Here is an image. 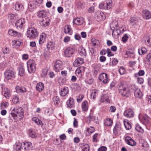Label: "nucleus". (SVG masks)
Here are the masks:
<instances>
[{"mask_svg": "<svg viewBox=\"0 0 151 151\" xmlns=\"http://www.w3.org/2000/svg\"><path fill=\"white\" fill-rule=\"evenodd\" d=\"M85 68L84 67H81L79 68H78L76 71L77 76L79 78H81L82 77V71L83 70L84 71Z\"/></svg>", "mask_w": 151, "mask_h": 151, "instance_id": "obj_22", "label": "nucleus"}, {"mask_svg": "<svg viewBox=\"0 0 151 151\" xmlns=\"http://www.w3.org/2000/svg\"><path fill=\"white\" fill-rule=\"evenodd\" d=\"M48 70L47 69H45L43 70L42 73V76L43 77H45L47 75Z\"/></svg>", "mask_w": 151, "mask_h": 151, "instance_id": "obj_53", "label": "nucleus"}, {"mask_svg": "<svg viewBox=\"0 0 151 151\" xmlns=\"http://www.w3.org/2000/svg\"><path fill=\"white\" fill-rule=\"evenodd\" d=\"M79 54L81 56L84 55V56H86V54L85 49L83 48H82L81 49V51L80 52Z\"/></svg>", "mask_w": 151, "mask_h": 151, "instance_id": "obj_52", "label": "nucleus"}, {"mask_svg": "<svg viewBox=\"0 0 151 151\" xmlns=\"http://www.w3.org/2000/svg\"><path fill=\"white\" fill-rule=\"evenodd\" d=\"M5 78L9 80L15 77V73L13 70L10 69H7L4 73Z\"/></svg>", "mask_w": 151, "mask_h": 151, "instance_id": "obj_6", "label": "nucleus"}, {"mask_svg": "<svg viewBox=\"0 0 151 151\" xmlns=\"http://www.w3.org/2000/svg\"><path fill=\"white\" fill-rule=\"evenodd\" d=\"M44 85L42 83L39 82L37 84L36 89L39 92L42 91L44 89Z\"/></svg>", "mask_w": 151, "mask_h": 151, "instance_id": "obj_20", "label": "nucleus"}, {"mask_svg": "<svg viewBox=\"0 0 151 151\" xmlns=\"http://www.w3.org/2000/svg\"><path fill=\"white\" fill-rule=\"evenodd\" d=\"M9 34L12 36H17L18 37L22 36V34L18 32L14 31L12 29L9 30L8 32Z\"/></svg>", "mask_w": 151, "mask_h": 151, "instance_id": "obj_19", "label": "nucleus"}, {"mask_svg": "<svg viewBox=\"0 0 151 151\" xmlns=\"http://www.w3.org/2000/svg\"><path fill=\"white\" fill-rule=\"evenodd\" d=\"M112 121L110 119H106L104 122V124L105 126H110L112 125Z\"/></svg>", "mask_w": 151, "mask_h": 151, "instance_id": "obj_35", "label": "nucleus"}, {"mask_svg": "<svg viewBox=\"0 0 151 151\" xmlns=\"http://www.w3.org/2000/svg\"><path fill=\"white\" fill-rule=\"evenodd\" d=\"M142 147L145 150H148L149 148V145L146 142L143 143L142 144Z\"/></svg>", "mask_w": 151, "mask_h": 151, "instance_id": "obj_48", "label": "nucleus"}, {"mask_svg": "<svg viewBox=\"0 0 151 151\" xmlns=\"http://www.w3.org/2000/svg\"><path fill=\"white\" fill-rule=\"evenodd\" d=\"M46 37V35L42 33L40 36V39L39 40V43L40 44H42L45 41Z\"/></svg>", "mask_w": 151, "mask_h": 151, "instance_id": "obj_25", "label": "nucleus"}, {"mask_svg": "<svg viewBox=\"0 0 151 151\" xmlns=\"http://www.w3.org/2000/svg\"><path fill=\"white\" fill-rule=\"evenodd\" d=\"M27 36L32 39H35L38 35L37 31L34 28H29L27 30Z\"/></svg>", "mask_w": 151, "mask_h": 151, "instance_id": "obj_3", "label": "nucleus"}, {"mask_svg": "<svg viewBox=\"0 0 151 151\" xmlns=\"http://www.w3.org/2000/svg\"><path fill=\"white\" fill-rule=\"evenodd\" d=\"M124 115L127 118H132L134 116V112L132 109H128L124 111Z\"/></svg>", "mask_w": 151, "mask_h": 151, "instance_id": "obj_12", "label": "nucleus"}, {"mask_svg": "<svg viewBox=\"0 0 151 151\" xmlns=\"http://www.w3.org/2000/svg\"><path fill=\"white\" fill-rule=\"evenodd\" d=\"M14 148H15L17 151H19L21 148V144L20 143L17 144L15 145Z\"/></svg>", "mask_w": 151, "mask_h": 151, "instance_id": "obj_50", "label": "nucleus"}, {"mask_svg": "<svg viewBox=\"0 0 151 151\" xmlns=\"http://www.w3.org/2000/svg\"><path fill=\"white\" fill-rule=\"evenodd\" d=\"M91 41L94 46H98L99 44V42L98 40L95 38H92L91 40Z\"/></svg>", "mask_w": 151, "mask_h": 151, "instance_id": "obj_41", "label": "nucleus"}, {"mask_svg": "<svg viewBox=\"0 0 151 151\" xmlns=\"http://www.w3.org/2000/svg\"><path fill=\"white\" fill-rule=\"evenodd\" d=\"M22 42L19 40H14L12 42V45L14 47H17L20 46Z\"/></svg>", "mask_w": 151, "mask_h": 151, "instance_id": "obj_34", "label": "nucleus"}, {"mask_svg": "<svg viewBox=\"0 0 151 151\" xmlns=\"http://www.w3.org/2000/svg\"><path fill=\"white\" fill-rule=\"evenodd\" d=\"M35 6L34 4V1H33L32 3H31L29 4L28 7L29 9H33L35 7Z\"/></svg>", "mask_w": 151, "mask_h": 151, "instance_id": "obj_63", "label": "nucleus"}, {"mask_svg": "<svg viewBox=\"0 0 151 151\" xmlns=\"http://www.w3.org/2000/svg\"><path fill=\"white\" fill-rule=\"evenodd\" d=\"M16 92L18 93H24L26 92V89L23 86H17L16 88Z\"/></svg>", "mask_w": 151, "mask_h": 151, "instance_id": "obj_16", "label": "nucleus"}, {"mask_svg": "<svg viewBox=\"0 0 151 151\" xmlns=\"http://www.w3.org/2000/svg\"><path fill=\"white\" fill-rule=\"evenodd\" d=\"M29 135L31 137L35 138L37 137L35 132V131H33L32 129H30L29 130Z\"/></svg>", "mask_w": 151, "mask_h": 151, "instance_id": "obj_39", "label": "nucleus"}, {"mask_svg": "<svg viewBox=\"0 0 151 151\" xmlns=\"http://www.w3.org/2000/svg\"><path fill=\"white\" fill-rule=\"evenodd\" d=\"M145 74V72L144 70H139L138 73L134 74V76L136 77H137L139 76H142Z\"/></svg>", "mask_w": 151, "mask_h": 151, "instance_id": "obj_44", "label": "nucleus"}, {"mask_svg": "<svg viewBox=\"0 0 151 151\" xmlns=\"http://www.w3.org/2000/svg\"><path fill=\"white\" fill-rule=\"evenodd\" d=\"M102 99L103 100V101H106V102H109V97L106 95H104L102 97Z\"/></svg>", "mask_w": 151, "mask_h": 151, "instance_id": "obj_46", "label": "nucleus"}, {"mask_svg": "<svg viewBox=\"0 0 151 151\" xmlns=\"http://www.w3.org/2000/svg\"><path fill=\"white\" fill-rule=\"evenodd\" d=\"M98 94V90L96 89H94L92 91V93L91 95V96L93 98V99H94Z\"/></svg>", "mask_w": 151, "mask_h": 151, "instance_id": "obj_38", "label": "nucleus"}, {"mask_svg": "<svg viewBox=\"0 0 151 151\" xmlns=\"http://www.w3.org/2000/svg\"><path fill=\"white\" fill-rule=\"evenodd\" d=\"M73 22L76 24L80 25L82 24L83 22V21L82 19L76 18L73 20Z\"/></svg>", "mask_w": 151, "mask_h": 151, "instance_id": "obj_36", "label": "nucleus"}, {"mask_svg": "<svg viewBox=\"0 0 151 151\" xmlns=\"http://www.w3.org/2000/svg\"><path fill=\"white\" fill-rule=\"evenodd\" d=\"M135 129L137 131L139 132H143V129L138 124L136 126Z\"/></svg>", "mask_w": 151, "mask_h": 151, "instance_id": "obj_47", "label": "nucleus"}, {"mask_svg": "<svg viewBox=\"0 0 151 151\" xmlns=\"http://www.w3.org/2000/svg\"><path fill=\"white\" fill-rule=\"evenodd\" d=\"M75 52V50L71 47H68L65 49L64 50L65 56L69 58L72 56Z\"/></svg>", "mask_w": 151, "mask_h": 151, "instance_id": "obj_7", "label": "nucleus"}, {"mask_svg": "<svg viewBox=\"0 0 151 151\" xmlns=\"http://www.w3.org/2000/svg\"><path fill=\"white\" fill-rule=\"evenodd\" d=\"M88 103L86 101H83L82 104V109L83 111H86L88 110Z\"/></svg>", "mask_w": 151, "mask_h": 151, "instance_id": "obj_26", "label": "nucleus"}, {"mask_svg": "<svg viewBox=\"0 0 151 151\" xmlns=\"http://www.w3.org/2000/svg\"><path fill=\"white\" fill-rule=\"evenodd\" d=\"M137 81L138 83L140 84H142L143 83L144 81L143 79L142 78H140L138 77H137Z\"/></svg>", "mask_w": 151, "mask_h": 151, "instance_id": "obj_61", "label": "nucleus"}, {"mask_svg": "<svg viewBox=\"0 0 151 151\" xmlns=\"http://www.w3.org/2000/svg\"><path fill=\"white\" fill-rule=\"evenodd\" d=\"M107 148L105 146H102L99 147L98 149L99 151H106Z\"/></svg>", "mask_w": 151, "mask_h": 151, "instance_id": "obj_60", "label": "nucleus"}, {"mask_svg": "<svg viewBox=\"0 0 151 151\" xmlns=\"http://www.w3.org/2000/svg\"><path fill=\"white\" fill-rule=\"evenodd\" d=\"M2 93L6 98H8L11 96L10 90L7 88H4L3 89Z\"/></svg>", "mask_w": 151, "mask_h": 151, "instance_id": "obj_18", "label": "nucleus"}, {"mask_svg": "<svg viewBox=\"0 0 151 151\" xmlns=\"http://www.w3.org/2000/svg\"><path fill=\"white\" fill-rule=\"evenodd\" d=\"M24 149L25 150H28L32 148V145L30 142H25L24 143Z\"/></svg>", "mask_w": 151, "mask_h": 151, "instance_id": "obj_28", "label": "nucleus"}, {"mask_svg": "<svg viewBox=\"0 0 151 151\" xmlns=\"http://www.w3.org/2000/svg\"><path fill=\"white\" fill-rule=\"evenodd\" d=\"M28 70L30 73H34L36 70V64L35 62L32 60H29L27 62Z\"/></svg>", "mask_w": 151, "mask_h": 151, "instance_id": "obj_4", "label": "nucleus"}, {"mask_svg": "<svg viewBox=\"0 0 151 151\" xmlns=\"http://www.w3.org/2000/svg\"><path fill=\"white\" fill-rule=\"evenodd\" d=\"M32 121L36 123L38 125H42V122L37 117H33L32 118Z\"/></svg>", "mask_w": 151, "mask_h": 151, "instance_id": "obj_30", "label": "nucleus"}, {"mask_svg": "<svg viewBox=\"0 0 151 151\" xmlns=\"http://www.w3.org/2000/svg\"><path fill=\"white\" fill-rule=\"evenodd\" d=\"M46 16V12L45 11H41L38 13L37 16L40 18H45Z\"/></svg>", "mask_w": 151, "mask_h": 151, "instance_id": "obj_29", "label": "nucleus"}, {"mask_svg": "<svg viewBox=\"0 0 151 151\" xmlns=\"http://www.w3.org/2000/svg\"><path fill=\"white\" fill-rule=\"evenodd\" d=\"M145 42L148 46H151V36L147 38Z\"/></svg>", "mask_w": 151, "mask_h": 151, "instance_id": "obj_43", "label": "nucleus"}, {"mask_svg": "<svg viewBox=\"0 0 151 151\" xmlns=\"http://www.w3.org/2000/svg\"><path fill=\"white\" fill-rule=\"evenodd\" d=\"M144 16L146 19H148L151 17V13L150 11L145 10L144 11Z\"/></svg>", "mask_w": 151, "mask_h": 151, "instance_id": "obj_37", "label": "nucleus"}, {"mask_svg": "<svg viewBox=\"0 0 151 151\" xmlns=\"http://www.w3.org/2000/svg\"><path fill=\"white\" fill-rule=\"evenodd\" d=\"M33 1L35 6H38L42 4V0H34Z\"/></svg>", "mask_w": 151, "mask_h": 151, "instance_id": "obj_49", "label": "nucleus"}, {"mask_svg": "<svg viewBox=\"0 0 151 151\" xmlns=\"http://www.w3.org/2000/svg\"><path fill=\"white\" fill-rule=\"evenodd\" d=\"M11 115L14 122L21 120L24 117V110L21 107H17L14 108L12 110Z\"/></svg>", "mask_w": 151, "mask_h": 151, "instance_id": "obj_1", "label": "nucleus"}, {"mask_svg": "<svg viewBox=\"0 0 151 151\" xmlns=\"http://www.w3.org/2000/svg\"><path fill=\"white\" fill-rule=\"evenodd\" d=\"M128 38V37L127 35L125 34L122 37V41L124 42H126Z\"/></svg>", "mask_w": 151, "mask_h": 151, "instance_id": "obj_57", "label": "nucleus"}, {"mask_svg": "<svg viewBox=\"0 0 151 151\" xmlns=\"http://www.w3.org/2000/svg\"><path fill=\"white\" fill-rule=\"evenodd\" d=\"M100 81H102L104 83H106L109 81L107 75L105 73H102L101 74L99 77Z\"/></svg>", "mask_w": 151, "mask_h": 151, "instance_id": "obj_10", "label": "nucleus"}, {"mask_svg": "<svg viewBox=\"0 0 151 151\" xmlns=\"http://www.w3.org/2000/svg\"><path fill=\"white\" fill-rule=\"evenodd\" d=\"M63 68L62 61L59 60H57L54 66V69L55 71L59 72Z\"/></svg>", "mask_w": 151, "mask_h": 151, "instance_id": "obj_8", "label": "nucleus"}, {"mask_svg": "<svg viewBox=\"0 0 151 151\" xmlns=\"http://www.w3.org/2000/svg\"><path fill=\"white\" fill-rule=\"evenodd\" d=\"M68 106L70 108H71L74 106V102L73 99H70L67 102Z\"/></svg>", "mask_w": 151, "mask_h": 151, "instance_id": "obj_33", "label": "nucleus"}, {"mask_svg": "<svg viewBox=\"0 0 151 151\" xmlns=\"http://www.w3.org/2000/svg\"><path fill=\"white\" fill-rule=\"evenodd\" d=\"M25 22V19L23 18H21L18 20L15 24L16 28L19 30L21 29Z\"/></svg>", "mask_w": 151, "mask_h": 151, "instance_id": "obj_9", "label": "nucleus"}, {"mask_svg": "<svg viewBox=\"0 0 151 151\" xmlns=\"http://www.w3.org/2000/svg\"><path fill=\"white\" fill-rule=\"evenodd\" d=\"M53 99L54 103L58 104L60 102L59 98L56 96L54 97Z\"/></svg>", "mask_w": 151, "mask_h": 151, "instance_id": "obj_55", "label": "nucleus"}, {"mask_svg": "<svg viewBox=\"0 0 151 151\" xmlns=\"http://www.w3.org/2000/svg\"><path fill=\"white\" fill-rule=\"evenodd\" d=\"M19 74L21 76H23L25 75V70L23 66L20 65L18 68Z\"/></svg>", "mask_w": 151, "mask_h": 151, "instance_id": "obj_24", "label": "nucleus"}, {"mask_svg": "<svg viewBox=\"0 0 151 151\" xmlns=\"http://www.w3.org/2000/svg\"><path fill=\"white\" fill-rule=\"evenodd\" d=\"M147 59L149 63L151 64V53H149L147 55Z\"/></svg>", "mask_w": 151, "mask_h": 151, "instance_id": "obj_59", "label": "nucleus"}, {"mask_svg": "<svg viewBox=\"0 0 151 151\" xmlns=\"http://www.w3.org/2000/svg\"><path fill=\"white\" fill-rule=\"evenodd\" d=\"M119 70L120 73L121 75H123L125 73V70L124 68L123 67H121Z\"/></svg>", "mask_w": 151, "mask_h": 151, "instance_id": "obj_51", "label": "nucleus"}, {"mask_svg": "<svg viewBox=\"0 0 151 151\" xmlns=\"http://www.w3.org/2000/svg\"><path fill=\"white\" fill-rule=\"evenodd\" d=\"M84 60L81 58H78L75 60L73 63V65L75 67H77L84 63Z\"/></svg>", "mask_w": 151, "mask_h": 151, "instance_id": "obj_14", "label": "nucleus"}, {"mask_svg": "<svg viewBox=\"0 0 151 151\" xmlns=\"http://www.w3.org/2000/svg\"><path fill=\"white\" fill-rule=\"evenodd\" d=\"M134 95L136 97L138 98H141L142 96V94L139 89L135 88L134 89Z\"/></svg>", "mask_w": 151, "mask_h": 151, "instance_id": "obj_17", "label": "nucleus"}, {"mask_svg": "<svg viewBox=\"0 0 151 151\" xmlns=\"http://www.w3.org/2000/svg\"><path fill=\"white\" fill-rule=\"evenodd\" d=\"M50 21V20L49 18L45 17L41 20L40 23L41 26L45 27L49 25Z\"/></svg>", "mask_w": 151, "mask_h": 151, "instance_id": "obj_13", "label": "nucleus"}, {"mask_svg": "<svg viewBox=\"0 0 151 151\" xmlns=\"http://www.w3.org/2000/svg\"><path fill=\"white\" fill-rule=\"evenodd\" d=\"M12 101L14 104H16L19 102V99L18 97L15 96L13 98Z\"/></svg>", "mask_w": 151, "mask_h": 151, "instance_id": "obj_54", "label": "nucleus"}, {"mask_svg": "<svg viewBox=\"0 0 151 151\" xmlns=\"http://www.w3.org/2000/svg\"><path fill=\"white\" fill-rule=\"evenodd\" d=\"M84 96L83 95H79L77 99V101L78 102H80L83 98Z\"/></svg>", "mask_w": 151, "mask_h": 151, "instance_id": "obj_56", "label": "nucleus"}, {"mask_svg": "<svg viewBox=\"0 0 151 151\" xmlns=\"http://www.w3.org/2000/svg\"><path fill=\"white\" fill-rule=\"evenodd\" d=\"M89 145L87 144H85L83 145L82 147L83 151H89Z\"/></svg>", "mask_w": 151, "mask_h": 151, "instance_id": "obj_45", "label": "nucleus"}, {"mask_svg": "<svg viewBox=\"0 0 151 151\" xmlns=\"http://www.w3.org/2000/svg\"><path fill=\"white\" fill-rule=\"evenodd\" d=\"M69 92V89L67 87H64L60 91V95L62 96H64L66 95Z\"/></svg>", "mask_w": 151, "mask_h": 151, "instance_id": "obj_23", "label": "nucleus"}, {"mask_svg": "<svg viewBox=\"0 0 151 151\" xmlns=\"http://www.w3.org/2000/svg\"><path fill=\"white\" fill-rule=\"evenodd\" d=\"M15 8L16 10L18 11H22L24 9L23 5L18 3H17L15 4Z\"/></svg>", "mask_w": 151, "mask_h": 151, "instance_id": "obj_31", "label": "nucleus"}, {"mask_svg": "<svg viewBox=\"0 0 151 151\" xmlns=\"http://www.w3.org/2000/svg\"><path fill=\"white\" fill-rule=\"evenodd\" d=\"M112 6V1L111 0L106 1L104 3L101 2L99 4V7L100 9H110Z\"/></svg>", "mask_w": 151, "mask_h": 151, "instance_id": "obj_5", "label": "nucleus"}, {"mask_svg": "<svg viewBox=\"0 0 151 151\" xmlns=\"http://www.w3.org/2000/svg\"><path fill=\"white\" fill-rule=\"evenodd\" d=\"M124 125L127 130H129L132 127L130 124L127 122L124 121Z\"/></svg>", "mask_w": 151, "mask_h": 151, "instance_id": "obj_40", "label": "nucleus"}, {"mask_svg": "<svg viewBox=\"0 0 151 151\" xmlns=\"http://www.w3.org/2000/svg\"><path fill=\"white\" fill-rule=\"evenodd\" d=\"M119 92L122 95L128 97L130 95V91L126 86L120 83L118 88Z\"/></svg>", "mask_w": 151, "mask_h": 151, "instance_id": "obj_2", "label": "nucleus"}, {"mask_svg": "<svg viewBox=\"0 0 151 151\" xmlns=\"http://www.w3.org/2000/svg\"><path fill=\"white\" fill-rule=\"evenodd\" d=\"M121 32L119 29H116L113 30L112 33L113 37L115 38H117L119 37Z\"/></svg>", "mask_w": 151, "mask_h": 151, "instance_id": "obj_21", "label": "nucleus"}, {"mask_svg": "<svg viewBox=\"0 0 151 151\" xmlns=\"http://www.w3.org/2000/svg\"><path fill=\"white\" fill-rule=\"evenodd\" d=\"M150 119V118L147 115L144 116L142 117V121L145 124H148Z\"/></svg>", "mask_w": 151, "mask_h": 151, "instance_id": "obj_32", "label": "nucleus"}, {"mask_svg": "<svg viewBox=\"0 0 151 151\" xmlns=\"http://www.w3.org/2000/svg\"><path fill=\"white\" fill-rule=\"evenodd\" d=\"M125 141L127 144L132 146H135L136 144V142L129 136L126 137Z\"/></svg>", "mask_w": 151, "mask_h": 151, "instance_id": "obj_11", "label": "nucleus"}, {"mask_svg": "<svg viewBox=\"0 0 151 151\" xmlns=\"http://www.w3.org/2000/svg\"><path fill=\"white\" fill-rule=\"evenodd\" d=\"M73 126L75 127H77L78 126V122L77 119L76 118H74L73 121Z\"/></svg>", "mask_w": 151, "mask_h": 151, "instance_id": "obj_62", "label": "nucleus"}, {"mask_svg": "<svg viewBox=\"0 0 151 151\" xmlns=\"http://www.w3.org/2000/svg\"><path fill=\"white\" fill-rule=\"evenodd\" d=\"M70 25H66L65 26L64 28V32L66 33H68L70 35L71 34V32H70L71 28L70 27Z\"/></svg>", "mask_w": 151, "mask_h": 151, "instance_id": "obj_27", "label": "nucleus"}, {"mask_svg": "<svg viewBox=\"0 0 151 151\" xmlns=\"http://www.w3.org/2000/svg\"><path fill=\"white\" fill-rule=\"evenodd\" d=\"M121 124L119 122L116 123L113 129V132L115 135L118 134L121 130Z\"/></svg>", "mask_w": 151, "mask_h": 151, "instance_id": "obj_15", "label": "nucleus"}, {"mask_svg": "<svg viewBox=\"0 0 151 151\" xmlns=\"http://www.w3.org/2000/svg\"><path fill=\"white\" fill-rule=\"evenodd\" d=\"M147 51V49L145 47H142L141 49L138 50V53L140 55L145 54Z\"/></svg>", "mask_w": 151, "mask_h": 151, "instance_id": "obj_42", "label": "nucleus"}, {"mask_svg": "<svg viewBox=\"0 0 151 151\" xmlns=\"http://www.w3.org/2000/svg\"><path fill=\"white\" fill-rule=\"evenodd\" d=\"M3 52L4 54H7L9 52V50L7 47H5L2 49Z\"/></svg>", "mask_w": 151, "mask_h": 151, "instance_id": "obj_64", "label": "nucleus"}, {"mask_svg": "<svg viewBox=\"0 0 151 151\" xmlns=\"http://www.w3.org/2000/svg\"><path fill=\"white\" fill-rule=\"evenodd\" d=\"M15 17V15L13 14H10L8 15V18L10 20H13Z\"/></svg>", "mask_w": 151, "mask_h": 151, "instance_id": "obj_58", "label": "nucleus"}]
</instances>
